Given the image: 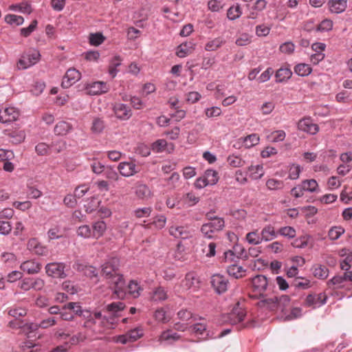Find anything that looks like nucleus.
I'll return each instance as SVG.
<instances>
[{
  "mask_svg": "<svg viewBox=\"0 0 352 352\" xmlns=\"http://www.w3.org/2000/svg\"><path fill=\"white\" fill-rule=\"evenodd\" d=\"M5 21L7 23L10 25H20L23 24L24 19L21 16L15 14H8L5 17Z\"/></svg>",
  "mask_w": 352,
  "mask_h": 352,
  "instance_id": "49530a36",
  "label": "nucleus"
},
{
  "mask_svg": "<svg viewBox=\"0 0 352 352\" xmlns=\"http://www.w3.org/2000/svg\"><path fill=\"white\" fill-rule=\"evenodd\" d=\"M311 67L305 63L298 64L294 67V72L300 76H307L311 74Z\"/></svg>",
  "mask_w": 352,
  "mask_h": 352,
  "instance_id": "473e14b6",
  "label": "nucleus"
},
{
  "mask_svg": "<svg viewBox=\"0 0 352 352\" xmlns=\"http://www.w3.org/2000/svg\"><path fill=\"white\" fill-rule=\"evenodd\" d=\"M37 21L34 20L28 28H24L21 30V34L25 37L28 36L36 28Z\"/></svg>",
  "mask_w": 352,
  "mask_h": 352,
  "instance_id": "338daca9",
  "label": "nucleus"
},
{
  "mask_svg": "<svg viewBox=\"0 0 352 352\" xmlns=\"http://www.w3.org/2000/svg\"><path fill=\"white\" fill-rule=\"evenodd\" d=\"M167 142L165 140H158L152 144V149L157 152H162L165 149Z\"/></svg>",
  "mask_w": 352,
  "mask_h": 352,
  "instance_id": "0e129e2a",
  "label": "nucleus"
},
{
  "mask_svg": "<svg viewBox=\"0 0 352 352\" xmlns=\"http://www.w3.org/2000/svg\"><path fill=\"white\" fill-rule=\"evenodd\" d=\"M19 117V111L14 107H7L0 109V122L8 124L14 122Z\"/></svg>",
  "mask_w": 352,
  "mask_h": 352,
  "instance_id": "6e6552de",
  "label": "nucleus"
},
{
  "mask_svg": "<svg viewBox=\"0 0 352 352\" xmlns=\"http://www.w3.org/2000/svg\"><path fill=\"white\" fill-rule=\"evenodd\" d=\"M41 264L34 260H28L24 261L21 265V269L26 272L28 274H34L38 273L41 270Z\"/></svg>",
  "mask_w": 352,
  "mask_h": 352,
  "instance_id": "f3484780",
  "label": "nucleus"
},
{
  "mask_svg": "<svg viewBox=\"0 0 352 352\" xmlns=\"http://www.w3.org/2000/svg\"><path fill=\"white\" fill-rule=\"evenodd\" d=\"M248 171L250 174V177L254 179L261 178L264 174L261 165L251 166L248 168Z\"/></svg>",
  "mask_w": 352,
  "mask_h": 352,
  "instance_id": "c9c22d12",
  "label": "nucleus"
},
{
  "mask_svg": "<svg viewBox=\"0 0 352 352\" xmlns=\"http://www.w3.org/2000/svg\"><path fill=\"white\" fill-rule=\"evenodd\" d=\"M345 279L344 278L343 275L342 276H335L331 279L329 280L327 282V285L329 287L331 286H335L337 289H341L344 287L343 283L345 282Z\"/></svg>",
  "mask_w": 352,
  "mask_h": 352,
  "instance_id": "4c0bfd02",
  "label": "nucleus"
},
{
  "mask_svg": "<svg viewBox=\"0 0 352 352\" xmlns=\"http://www.w3.org/2000/svg\"><path fill=\"white\" fill-rule=\"evenodd\" d=\"M73 129L72 125L66 121H60L54 126V131L56 135H65Z\"/></svg>",
  "mask_w": 352,
  "mask_h": 352,
  "instance_id": "aec40b11",
  "label": "nucleus"
},
{
  "mask_svg": "<svg viewBox=\"0 0 352 352\" xmlns=\"http://www.w3.org/2000/svg\"><path fill=\"white\" fill-rule=\"evenodd\" d=\"M168 297L167 292L165 289L162 287H156L151 296V299L154 301H162L165 300Z\"/></svg>",
  "mask_w": 352,
  "mask_h": 352,
  "instance_id": "c756f323",
  "label": "nucleus"
},
{
  "mask_svg": "<svg viewBox=\"0 0 352 352\" xmlns=\"http://www.w3.org/2000/svg\"><path fill=\"white\" fill-rule=\"evenodd\" d=\"M182 286L184 289H196L199 286V280L195 272H188L185 278L182 282Z\"/></svg>",
  "mask_w": 352,
  "mask_h": 352,
  "instance_id": "f8f14e48",
  "label": "nucleus"
},
{
  "mask_svg": "<svg viewBox=\"0 0 352 352\" xmlns=\"http://www.w3.org/2000/svg\"><path fill=\"white\" fill-rule=\"evenodd\" d=\"M85 89L89 95L95 96L109 91V86L103 81H96L85 86Z\"/></svg>",
  "mask_w": 352,
  "mask_h": 352,
  "instance_id": "0eeeda50",
  "label": "nucleus"
},
{
  "mask_svg": "<svg viewBox=\"0 0 352 352\" xmlns=\"http://www.w3.org/2000/svg\"><path fill=\"white\" fill-rule=\"evenodd\" d=\"M298 129L311 135H314L319 131L316 124L312 123L310 118H304L298 122Z\"/></svg>",
  "mask_w": 352,
  "mask_h": 352,
  "instance_id": "9b49d317",
  "label": "nucleus"
},
{
  "mask_svg": "<svg viewBox=\"0 0 352 352\" xmlns=\"http://www.w3.org/2000/svg\"><path fill=\"white\" fill-rule=\"evenodd\" d=\"M333 22L329 19L323 20L316 28L317 32L329 31L332 29Z\"/></svg>",
  "mask_w": 352,
  "mask_h": 352,
  "instance_id": "4d7b16f0",
  "label": "nucleus"
},
{
  "mask_svg": "<svg viewBox=\"0 0 352 352\" xmlns=\"http://www.w3.org/2000/svg\"><path fill=\"white\" fill-rule=\"evenodd\" d=\"M125 305L122 302H113L106 305L102 311L109 313L108 317H113V320L118 316V313L124 310Z\"/></svg>",
  "mask_w": 352,
  "mask_h": 352,
  "instance_id": "a211bd4d",
  "label": "nucleus"
},
{
  "mask_svg": "<svg viewBox=\"0 0 352 352\" xmlns=\"http://www.w3.org/2000/svg\"><path fill=\"white\" fill-rule=\"evenodd\" d=\"M50 149V145L47 144L44 142L38 143L35 146V151L38 155H46L49 154V151Z\"/></svg>",
  "mask_w": 352,
  "mask_h": 352,
  "instance_id": "864d4df0",
  "label": "nucleus"
},
{
  "mask_svg": "<svg viewBox=\"0 0 352 352\" xmlns=\"http://www.w3.org/2000/svg\"><path fill=\"white\" fill-rule=\"evenodd\" d=\"M169 233L170 235L177 239H185L190 236L189 231L184 226H171L169 228Z\"/></svg>",
  "mask_w": 352,
  "mask_h": 352,
  "instance_id": "412c9836",
  "label": "nucleus"
},
{
  "mask_svg": "<svg viewBox=\"0 0 352 352\" xmlns=\"http://www.w3.org/2000/svg\"><path fill=\"white\" fill-rule=\"evenodd\" d=\"M245 316V314L244 312V310L241 307H240L239 303L237 302L232 309L231 313H230L227 316V320H229V322L232 324H236L243 321Z\"/></svg>",
  "mask_w": 352,
  "mask_h": 352,
  "instance_id": "4468645a",
  "label": "nucleus"
},
{
  "mask_svg": "<svg viewBox=\"0 0 352 352\" xmlns=\"http://www.w3.org/2000/svg\"><path fill=\"white\" fill-rule=\"evenodd\" d=\"M120 261L118 258H111L101 265V275L109 280L108 283L118 298H124L126 283L123 275L118 272Z\"/></svg>",
  "mask_w": 352,
  "mask_h": 352,
  "instance_id": "f257e3e1",
  "label": "nucleus"
},
{
  "mask_svg": "<svg viewBox=\"0 0 352 352\" xmlns=\"http://www.w3.org/2000/svg\"><path fill=\"white\" fill-rule=\"evenodd\" d=\"M204 177L209 185H214L218 182L217 173L215 170L211 169L206 170Z\"/></svg>",
  "mask_w": 352,
  "mask_h": 352,
  "instance_id": "a18cd8bd",
  "label": "nucleus"
},
{
  "mask_svg": "<svg viewBox=\"0 0 352 352\" xmlns=\"http://www.w3.org/2000/svg\"><path fill=\"white\" fill-rule=\"evenodd\" d=\"M262 241H270L276 237V232L274 228L271 225L265 226L261 230Z\"/></svg>",
  "mask_w": 352,
  "mask_h": 352,
  "instance_id": "b1692460",
  "label": "nucleus"
},
{
  "mask_svg": "<svg viewBox=\"0 0 352 352\" xmlns=\"http://www.w3.org/2000/svg\"><path fill=\"white\" fill-rule=\"evenodd\" d=\"M228 164L233 167H241L244 162L239 156L230 155L228 157Z\"/></svg>",
  "mask_w": 352,
  "mask_h": 352,
  "instance_id": "680f3d73",
  "label": "nucleus"
},
{
  "mask_svg": "<svg viewBox=\"0 0 352 352\" xmlns=\"http://www.w3.org/2000/svg\"><path fill=\"white\" fill-rule=\"evenodd\" d=\"M225 226L223 219H215L214 221H210L202 225L201 232L204 236L208 239L214 237V234L221 230Z\"/></svg>",
  "mask_w": 352,
  "mask_h": 352,
  "instance_id": "f03ea898",
  "label": "nucleus"
},
{
  "mask_svg": "<svg viewBox=\"0 0 352 352\" xmlns=\"http://www.w3.org/2000/svg\"><path fill=\"white\" fill-rule=\"evenodd\" d=\"M278 233L280 234L283 236L287 237L289 239H292L296 236V230L291 226H285L283 228H280Z\"/></svg>",
  "mask_w": 352,
  "mask_h": 352,
  "instance_id": "a19ab883",
  "label": "nucleus"
},
{
  "mask_svg": "<svg viewBox=\"0 0 352 352\" xmlns=\"http://www.w3.org/2000/svg\"><path fill=\"white\" fill-rule=\"evenodd\" d=\"M105 128L104 121L98 117L94 118L92 120V125L91 127V131L93 133L100 134L101 133Z\"/></svg>",
  "mask_w": 352,
  "mask_h": 352,
  "instance_id": "bb28decb",
  "label": "nucleus"
},
{
  "mask_svg": "<svg viewBox=\"0 0 352 352\" xmlns=\"http://www.w3.org/2000/svg\"><path fill=\"white\" fill-rule=\"evenodd\" d=\"M210 283L212 287L219 294H223L228 290L229 285L228 280L221 274H214L211 277Z\"/></svg>",
  "mask_w": 352,
  "mask_h": 352,
  "instance_id": "39448f33",
  "label": "nucleus"
},
{
  "mask_svg": "<svg viewBox=\"0 0 352 352\" xmlns=\"http://www.w3.org/2000/svg\"><path fill=\"white\" fill-rule=\"evenodd\" d=\"M311 270L314 276L318 279L324 280L329 276V269L324 265L316 264L313 265Z\"/></svg>",
  "mask_w": 352,
  "mask_h": 352,
  "instance_id": "4be33fe9",
  "label": "nucleus"
},
{
  "mask_svg": "<svg viewBox=\"0 0 352 352\" xmlns=\"http://www.w3.org/2000/svg\"><path fill=\"white\" fill-rule=\"evenodd\" d=\"M259 140V136L256 133H252L245 137L243 142L246 147L250 148L258 144Z\"/></svg>",
  "mask_w": 352,
  "mask_h": 352,
  "instance_id": "c03bdc74",
  "label": "nucleus"
},
{
  "mask_svg": "<svg viewBox=\"0 0 352 352\" xmlns=\"http://www.w3.org/2000/svg\"><path fill=\"white\" fill-rule=\"evenodd\" d=\"M77 234L82 237L89 238L92 235V231L89 226L83 225L78 228Z\"/></svg>",
  "mask_w": 352,
  "mask_h": 352,
  "instance_id": "6e6d98bb",
  "label": "nucleus"
},
{
  "mask_svg": "<svg viewBox=\"0 0 352 352\" xmlns=\"http://www.w3.org/2000/svg\"><path fill=\"white\" fill-rule=\"evenodd\" d=\"M226 41L222 37H217L211 41L207 42L205 45V50L206 51H215L220 48L224 43Z\"/></svg>",
  "mask_w": 352,
  "mask_h": 352,
  "instance_id": "a878e982",
  "label": "nucleus"
},
{
  "mask_svg": "<svg viewBox=\"0 0 352 352\" xmlns=\"http://www.w3.org/2000/svg\"><path fill=\"white\" fill-rule=\"evenodd\" d=\"M292 71L288 68H280L276 73V82H281L290 78Z\"/></svg>",
  "mask_w": 352,
  "mask_h": 352,
  "instance_id": "2f4dec72",
  "label": "nucleus"
},
{
  "mask_svg": "<svg viewBox=\"0 0 352 352\" xmlns=\"http://www.w3.org/2000/svg\"><path fill=\"white\" fill-rule=\"evenodd\" d=\"M276 300V296L268 298H263L258 302V305L261 307L266 308L270 311H277Z\"/></svg>",
  "mask_w": 352,
  "mask_h": 352,
  "instance_id": "393cba45",
  "label": "nucleus"
},
{
  "mask_svg": "<svg viewBox=\"0 0 352 352\" xmlns=\"http://www.w3.org/2000/svg\"><path fill=\"white\" fill-rule=\"evenodd\" d=\"M327 296L324 293L317 295L309 294L305 299V305L307 307H320L326 303Z\"/></svg>",
  "mask_w": 352,
  "mask_h": 352,
  "instance_id": "ddd939ff",
  "label": "nucleus"
},
{
  "mask_svg": "<svg viewBox=\"0 0 352 352\" xmlns=\"http://www.w3.org/2000/svg\"><path fill=\"white\" fill-rule=\"evenodd\" d=\"M246 239L250 244L258 245L263 241L261 236L257 232H250L246 234Z\"/></svg>",
  "mask_w": 352,
  "mask_h": 352,
  "instance_id": "09e8293b",
  "label": "nucleus"
},
{
  "mask_svg": "<svg viewBox=\"0 0 352 352\" xmlns=\"http://www.w3.org/2000/svg\"><path fill=\"white\" fill-rule=\"evenodd\" d=\"M28 196L32 199H38L42 196L43 193L38 189L34 186H28Z\"/></svg>",
  "mask_w": 352,
  "mask_h": 352,
  "instance_id": "69168bd1",
  "label": "nucleus"
},
{
  "mask_svg": "<svg viewBox=\"0 0 352 352\" xmlns=\"http://www.w3.org/2000/svg\"><path fill=\"white\" fill-rule=\"evenodd\" d=\"M135 193L140 199H147L151 195V190L145 184H138L135 187Z\"/></svg>",
  "mask_w": 352,
  "mask_h": 352,
  "instance_id": "c85d7f7f",
  "label": "nucleus"
},
{
  "mask_svg": "<svg viewBox=\"0 0 352 352\" xmlns=\"http://www.w3.org/2000/svg\"><path fill=\"white\" fill-rule=\"evenodd\" d=\"M67 148V143L64 140H58L56 142H52L50 144V148H52L56 153H59L65 151Z\"/></svg>",
  "mask_w": 352,
  "mask_h": 352,
  "instance_id": "603ef678",
  "label": "nucleus"
},
{
  "mask_svg": "<svg viewBox=\"0 0 352 352\" xmlns=\"http://www.w3.org/2000/svg\"><path fill=\"white\" fill-rule=\"evenodd\" d=\"M245 270L242 267L236 264H232L227 267V272L230 276L235 278H240L245 276Z\"/></svg>",
  "mask_w": 352,
  "mask_h": 352,
  "instance_id": "5701e85b",
  "label": "nucleus"
},
{
  "mask_svg": "<svg viewBox=\"0 0 352 352\" xmlns=\"http://www.w3.org/2000/svg\"><path fill=\"white\" fill-rule=\"evenodd\" d=\"M252 283L254 290L258 292L260 296H263L268 285L267 278L263 275H257L252 278Z\"/></svg>",
  "mask_w": 352,
  "mask_h": 352,
  "instance_id": "2eb2a0df",
  "label": "nucleus"
},
{
  "mask_svg": "<svg viewBox=\"0 0 352 352\" xmlns=\"http://www.w3.org/2000/svg\"><path fill=\"white\" fill-rule=\"evenodd\" d=\"M266 186L269 190H280L284 187V183L281 180H278L276 179H269L266 182Z\"/></svg>",
  "mask_w": 352,
  "mask_h": 352,
  "instance_id": "37998d69",
  "label": "nucleus"
},
{
  "mask_svg": "<svg viewBox=\"0 0 352 352\" xmlns=\"http://www.w3.org/2000/svg\"><path fill=\"white\" fill-rule=\"evenodd\" d=\"M65 309L72 310L76 315L81 316L83 311L81 309V307L77 302H69L64 306Z\"/></svg>",
  "mask_w": 352,
  "mask_h": 352,
  "instance_id": "bf43d9fd",
  "label": "nucleus"
},
{
  "mask_svg": "<svg viewBox=\"0 0 352 352\" xmlns=\"http://www.w3.org/2000/svg\"><path fill=\"white\" fill-rule=\"evenodd\" d=\"M251 43V36L248 34H242L236 40L235 43L238 46H245Z\"/></svg>",
  "mask_w": 352,
  "mask_h": 352,
  "instance_id": "052dcab7",
  "label": "nucleus"
},
{
  "mask_svg": "<svg viewBox=\"0 0 352 352\" xmlns=\"http://www.w3.org/2000/svg\"><path fill=\"white\" fill-rule=\"evenodd\" d=\"M113 111L116 118L121 120H127L132 116L131 109L124 104L116 103L113 105Z\"/></svg>",
  "mask_w": 352,
  "mask_h": 352,
  "instance_id": "9d476101",
  "label": "nucleus"
},
{
  "mask_svg": "<svg viewBox=\"0 0 352 352\" xmlns=\"http://www.w3.org/2000/svg\"><path fill=\"white\" fill-rule=\"evenodd\" d=\"M91 314L96 320H100L101 325H104L105 323L113 324V317L103 316L101 311H94Z\"/></svg>",
  "mask_w": 352,
  "mask_h": 352,
  "instance_id": "e433bc0d",
  "label": "nucleus"
},
{
  "mask_svg": "<svg viewBox=\"0 0 352 352\" xmlns=\"http://www.w3.org/2000/svg\"><path fill=\"white\" fill-rule=\"evenodd\" d=\"M121 63L122 59L120 56H116L111 59L109 66V73L112 78H114L116 76L118 72L117 67H119Z\"/></svg>",
  "mask_w": 352,
  "mask_h": 352,
  "instance_id": "7c9ffc66",
  "label": "nucleus"
},
{
  "mask_svg": "<svg viewBox=\"0 0 352 352\" xmlns=\"http://www.w3.org/2000/svg\"><path fill=\"white\" fill-rule=\"evenodd\" d=\"M290 298L287 295H282L280 297H277L276 304L277 310L284 311L285 309L289 306Z\"/></svg>",
  "mask_w": 352,
  "mask_h": 352,
  "instance_id": "ea45409f",
  "label": "nucleus"
},
{
  "mask_svg": "<svg viewBox=\"0 0 352 352\" xmlns=\"http://www.w3.org/2000/svg\"><path fill=\"white\" fill-rule=\"evenodd\" d=\"M242 14V10L239 3H236L233 6H232L227 12V16L228 18L231 20L234 21L241 16Z\"/></svg>",
  "mask_w": 352,
  "mask_h": 352,
  "instance_id": "cd10ccee",
  "label": "nucleus"
},
{
  "mask_svg": "<svg viewBox=\"0 0 352 352\" xmlns=\"http://www.w3.org/2000/svg\"><path fill=\"white\" fill-rule=\"evenodd\" d=\"M106 223L103 221H98L93 225V236L99 237L106 230Z\"/></svg>",
  "mask_w": 352,
  "mask_h": 352,
  "instance_id": "f704fd0d",
  "label": "nucleus"
},
{
  "mask_svg": "<svg viewBox=\"0 0 352 352\" xmlns=\"http://www.w3.org/2000/svg\"><path fill=\"white\" fill-rule=\"evenodd\" d=\"M301 184L305 191L311 192H316L318 186L317 182L314 179L304 180Z\"/></svg>",
  "mask_w": 352,
  "mask_h": 352,
  "instance_id": "58836bf2",
  "label": "nucleus"
},
{
  "mask_svg": "<svg viewBox=\"0 0 352 352\" xmlns=\"http://www.w3.org/2000/svg\"><path fill=\"white\" fill-rule=\"evenodd\" d=\"M40 58V54L38 51H34L22 56L17 63V68L19 69H25L35 63H36Z\"/></svg>",
  "mask_w": 352,
  "mask_h": 352,
  "instance_id": "20e7f679",
  "label": "nucleus"
},
{
  "mask_svg": "<svg viewBox=\"0 0 352 352\" xmlns=\"http://www.w3.org/2000/svg\"><path fill=\"white\" fill-rule=\"evenodd\" d=\"M38 328H40L38 323H30L25 324L22 326V331L23 333L28 335V338H31L30 333L36 331Z\"/></svg>",
  "mask_w": 352,
  "mask_h": 352,
  "instance_id": "5fc2aeb1",
  "label": "nucleus"
},
{
  "mask_svg": "<svg viewBox=\"0 0 352 352\" xmlns=\"http://www.w3.org/2000/svg\"><path fill=\"white\" fill-rule=\"evenodd\" d=\"M12 225L10 222L6 221H0V234L8 235L12 230Z\"/></svg>",
  "mask_w": 352,
  "mask_h": 352,
  "instance_id": "774afa93",
  "label": "nucleus"
},
{
  "mask_svg": "<svg viewBox=\"0 0 352 352\" xmlns=\"http://www.w3.org/2000/svg\"><path fill=\"white\" fill-rule=\"evenodd\" d=\"M292 285L294 286L296 288L305 289L310 287V281L304 278L297 277L294 280Z\"/></svg>",
  "mask_w": 352,
  "mask_h": 352,
  "instance_id": "79ce46f5",
  "label": "nucleus"
},
{
  "mask_svg": "<svg viewBox=\"0 0 352 352\" xmlns=\"http://www.w3.org/2000/svg\"><path fill=\"white\" fill-rule=\"evenodd\" d=\"M19 287L24 291H29L32 289V278L27 277L21 279L19 283Z\"/></svg>",
  "mask_w": 352,
  "mask_h": 352,
  "instance_id": "e2e57ef3",
  "label": "nucleus"
},
{
  "mask_svg": "<svg viewBox=\"0 0 352 352\" xmlns=\"http://www.w3.org/2000/svg\"><path fill=\"white\" fill-rule=\"evenodd\" d=\"M65 268V264L63 263H50L45 265V272L49 276L63 279L67 276Z\"/></svg>",
  "mask_w": 352,
  "mask_h": 352,
  "instance_id": "7ed1b4c3",
  "label": "nucleus"
},
{
  "mask_svg": "<svg viewBox=\"0 0 352 352\" xmlns=\"http://www.w3.org/2000/svg\"><path fill=\"white\" fill-rule=\"evenodd\" d=\"M192 52V44L191 43H182L177 47L176 54L180 58H184Z\"/></svg>",
  "mask_w": 352,
  "mask_h": 352,
  "instance_id": "72a5a7b5",
  "label": "nucleus"
},
{
  "mask_svg": "<svg viewBox=\"0 0 352 352\" xmlns=\"http://www.w3.org/2000/svg\"><path fill=\"white\" fill-rule=\"evenodd\" d=\"M329 6L331 12L340 14L346 10L347 0H330Z\"/></svg>",
  "mask_w": 352,
  "mask_h": 352,
  "instance_id": "6ab92c4d",
  "label": "nucleus"
},
{
  "mask_svg": "<svg viewBox=\"0 0 352 352\" xmlns=\"http://www.w3.org/2000/svg\"><path fill=\"white\" fill-rule=\"evenodd\" d=\"M10 136L13 138L12 142L15 144H19L24 141L25 138V133L23 131L19 132H12L10 133Z\"/></svg>",
  "mask_w": 352,
  "mask_h": 352,
  "instance_id": "13d9d810",
  "label": "nucleus"
},
{
  "mask_svg": "<svg viewBox=\"0 0 352 352\" xmlns=\"http://www.w3.org/2000/svg\"><path fill=\"white\" fill-rule=\"evenodd\" d=\"M344 232V230L342 227H333L329 230L328 236L331 240L335 241L339 239Z\"/></svg>",
  "mask_w": 352,
  "mask_h": 352,
  "instance_id": "8fccbe9b",
  "label": "nucleus"
},
{
  "mask_svg": "<svg viewBox=\"0 0 352 352\" xmlns=\"http://www.w3.org/2000/svg\"><path fill=\"white\" fill-rule=\"evenodd\" d=\"M104 39V36L100 32L90 34L89 37V43L94 46H98L102 43Z\"/></svg>",
  "mask_w": 352,
  "mask_h": 352,
  "instance_id": "de8ad7c7",
  "label": "nucleus"
},
{
  "mask_svg": "<svg viewBox=\"0 0 352 352\" xmlns=\"http://www.w3.org/2000/svg\"><path fill=\"white\" fill-rule=\"evenodd\" d=\"M128 289L130 294L133 297L137 298L140 295V291L141 287L138 283L135 280H131L128 285Z\"/></svg>",
  "mask_w": 352,
  "mask_h": 352,
  "instance_id": "3c124183",
  "label": "nucleus"
},
{
  "mask_svg": "<svg viewBox=\"0 0 352 352\" xmlns=\"http://www.w3.org/2000/svg\"><path fill=\"white\" fill-rule=\"evenodd\" d=\"M81 78V74L75 68H69L65 74L61 86L63 88L67 89L70 87L73 84L79 80Z\"/></svg>",
  "mask_w": 352,
  "mask_h": 352,
  "instance_id": "423d86ee",
  "label": "nucleus"
},
{
  "mask_svg": "<svg viewBox=\"0 0 352 352\" xmlns=\"http://www.w3.org/2000/svg\"><path fill=\"white\" fill-rule=\"evenodd\" d=\"M142 335V330L135 328L127 331L125 334L118 336L116 342L123 344L127 342H133L141 338Z\"/></svg>",
  "mask_w": 352,
  "mask_h": 352,
  "instance_id": "1a4fd4ad",
  "label": "nucleus"
},
{
  "mask_svg": "<svg viewBox=\"0 0 352 352\" xmlns=\"http://www.w3.org/2000/svg\"><path fill=\"white\" fill-rule=\"evenodd\" d=\"M120 173L124 177L133 175L138 171L136 170V165L132 162H120L118 166Z\"/></svg>",
  "mask_w": 352,
  "mask_h": 352,
  "instance_id": "dca6fc26",
  "label": "nucleus"
}]
</instances>
